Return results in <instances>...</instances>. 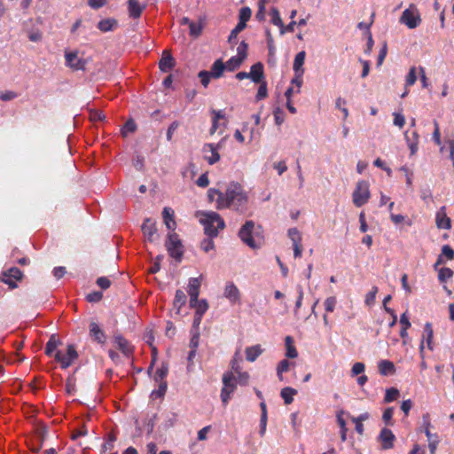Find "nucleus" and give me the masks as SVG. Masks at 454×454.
Wrapping results in <instances>:
<instances>
[{
  "mask_svg": "<svg viewBox=\"0 0 454 454\" xmlns=\"http://www.w3.org/2000/svg\"><path fill=\"white\" fill-rule=\"evenodd\" d=\"M394 414V409L392 407L387 408L382 415V419L387 425H393L392 417Z\"/></svg>",
  "mask_w": 454,
  "mask_h": 454,
  "instance_id": "obj_56",
  "label": "nucleus"
},
{
  "mask_svg": "<svg viewBox=\"0 0 454 454\" xmlns=\"http://www.w3.org/2000/svg\"><path fill=\"white\" fill-rule=\"evenodd\" d=\"M223 295L231 303L239 302L240 292L233 282H228L225 285Z\"/></svg>",
  "mask_w": 454,
  "mask_h": 454,
  "instance_id": "obj_12",
  "label": "nucleus"
},
{
  "mask_svg": "<svg viewBox=\"0 0 454 454\" xmlns=\"http://www.w3.org/2000/svg\"><path fill=\"white\" fill-rule=\"evenodd\" d=\"M128 9L131 18L138 19L145 9V5H140L137 0H129Z\"/></svg>",
  "mask_w": 454,
  "mask_h": 454,
  "instance_id": "obj_21",
  "label": "nucleus"
},
{
  "mask_svg": "<svg viewBox=\"0 0 454 454\" xmlns=\"http://www.w3.org/2000/svg\"><path fill=\"white\" fill-rule=\"evenodd\" d=\"M400 22L406 25L410 29L416 28L419 26L421 18L415 5L411 4L409 8L403 12L400 17Z\"/></svg>",
  "mask_w": 454,
  "mask_h": 454,
  "instance_id": "obj_8",
  "label": "nucleus"
},
{
  "mask_svg": "<svg viewBox=\"0 0 454 454\" xmlns=\"http://www.w3.org/2000/svg\"><path fill=\"white\" fill-rule=\"evenodd\" d=\"M137 129V125L133 120H129L124 124L121 134L123 137H126L128 133H133Z\"/></svg>",
  "mask_w": 454,
  "mask_h": 454,
  "instance_id": "obj_43",
  "label": "nucleus"
},
{
  "mask_svg": "<svg viewBox=\"0 0 454 454\" xmlns=\"http://www.w3.org/2000/svg\"><path fill=\"white\" fill-rule=\"evenodd\" d=\"M248 202V196L242 185L238 182H231L227 185L225 192L216 198V209L230 208L238 212H244Z\"/></svg>",
  "mask_w": 454,
  "mask_h": 454,
  "instance_id": "obj_1",
  "label": "nucleus"
},
{
  "mask_svg": "<svg viewBox=\"0 0 454 454\" xmlns=\"http://www.w3.org/2000/svg\"><path fill=\"white\" fill-rule=\"evenodd\" d=\"M251 14H252V11L249 7H242L239 11V23L241 24V25H246L247 26V22L249 20V19L251 18Z\"/></svg>",
  "mask_w": 454,
  "mask_h": 454,
  "instance_id": "obj_38",
  "label": "nucleus"
},
{
  "mask_svg": "<svg viewBox=\"0 0 454 454\" xmlns=\"http://www.w3.org/2000/svg\"><path fill=\"white\" fill-rule=\"evenodd\" d=\"M433 338H434V330H433V325L430 322H427L424 325V331L422 334V340L420 341L419 345V353L423 356L424 353V342H427V348L429 350H433Z\"/></svg>",
  "mask_w": 454,
  "mask_h": 454,
  "instance_id": "obj_11",
  "label": "nucleus"
},
{
  "mask_svg": "<svg viewBox=\"0 0 454 454\" xmlns=\"http://www.w3.org/2000/svg\"><path fill=\"white\" fill-rule=\"evenodd\" d=\"M285 345L286 348V356L287 358H296L298 356V352L294 345V340L291 336H286L285 338Z\"/></svg>",
  "mask_w": 454,
  "mask_h": 454,
  "instance_id": "obj_28",
  "label": "nucleus"
},
{
  "mask_svg": "<svg viewBox=\"0 0 454 454\" xmlns=\"http://www.w3.org/2000/svg\"><path fill=\"white\" fill-rule=\"evenodd\" d=\"M268 95L267 84L265 82H262L258 88L256 94V100H262Z\"/></svg>",
  "mask_w": 454,
  "mask_h": 454,
  "instance_id": "obj_52",
  "label": "nucleus"
},
{
  "mask_svg": "<svg viewBox=\"0 0 454 454\" xmlns=\"http://www.w3.org/2000/svg\"><path fill=\"white\" fill-rule=\"evenodd\" d=\"M90 336L98 343L104 344L106 337L104 331L96 322L90 324Z\"/></svg>",
  "mask_w": 454,
  "mask_h": 454,
  "instance_id": "obj_17",
  "label": "nucleus"
},
{
  "mask_svg": "<svg viewBox=\"0 0 454 454\" xmlns=\"http://www.w3.org/2000/svg\"><path fill=\"white\" fill-rule=\"evenodd\" d=\"M162 217L166 227L174 231L176 228V223L174 220V211L170 207H164L162 211Z\"/></svg>",
  "mask_w": 454,
  "mask_h": 454,
  "instance_id": "obj_20",
  "label": "nucleus"
},
{
  "mask_svg": "<svg viewBox=\"0 0 454 454\" xmlns=\"http://www.w3.org/2000/svg\"><path fill=\"white\" fill-rule=\"evenodd\" d=\"M247 49H248V44L245 41H242L237 48V55L236 56L239 57L240 59L245 60L247 56Z\"/></svg>",
  "mask_w": 454,
  "mask_h": 454,
  "instance_id": "obj_46",
  "label": "nucleus"
},
{
  "mask_svg": "<svg viewBox=\"0 0 454 454\" xmlns=\"http://www.w3.org/2000/svg\"><path fill=\"white\" fill-rule=\"evenodd\" d=\"M114 343L117 345L118 349L125 356H129L133 353V347L128 340L122 335L117 334L114 337Z\"/></svg>",
  "mask_w": 454,
  "mask_h": 454,
  "instance_id": "obj_14",
  "label": "nucleus"
},
{
  "mask_svg": "<svg viewBox=\"0 0 454 454\" xmlns=\"http://www.w3.org/2000/svg\"><path fill=\"white\" fill-rule=\"evenodd\" d=\"M404 137L407 142L408 147L410 148L411 154H415L418 151L419 145V134L417 131H412L411 135H409V131L404 133Z\"/></svg>",
  "mask_w": 454,
  "mask_h": 454,
  "instance_id": "obj_23",
  "label": "nucleus"
},
{
  "mask_svg": "<svg viewBox=\"0 0 454 454\" xmlns=\"http://www.w3.org/2000/svg\"><path fill=\"white\" fill-rule=\"evenodd\" d=\"M168 372V364H162L160 368H158L155 372V374L153 376V380L157 383L160 382H167L165 380L167 375Z\"/></svg>",
  "mask_w": 454,
  "mask_h": 454,
  "instance_id": "obj_33",
  "label": "nucleus"
},
{
  "mask_svg": "<svg viewBox=\"0 0 454 454\" xmlns=\"http://www.w3.org/2000/svg\"><path fill=\"white\" fill-rule=\"evenodd\" d=\"M291 363L287 359L281 360L277 366V372H286L289 370Z\"/></svg>",
  "mask_w": 454,
  "mask_h": 454,
  "instance_id": "obj_64",
  "label": "nucleus"
},
{
  "mask_svg": "<svg viewBox=\"0 0 454 454\" xmlns=\"http://www.w3.org/2000/svg\"><path fill=\"white\" fill-rule=\"evenodd\" d=\"M186 301L187 298L185 294L180 289L176 290L173 301V308L174 309H176V314H180V310L182 307L185 305Z\"/></svg>",
  "mask_w": 454,
  "mask_h": 454,
  "instance_id": "obj_24",
  "label": "nucleus"
},
{
  "mask_svg": "<svg viewBox=\"0 0 454 454\" xmlns=\"http://www.w3.org/2000/svg\"><path fill=\"white\" fill-rule=\"evenodd\" d=\"M379 371L384 376L393 374L395 372V364L389 360H381L379 363Z\"/></svg>",
  "mask_w": 454,
  "mask_h": 454,
  "instance_id": "obj_27",
  "label": "nucleus"
},
{
  "mask_svg": "<svg viewBox=\"0 0 454 454\" xmlns=\"http://www.w3.org/2000/svg\"><path fill=\"white\" fill-rule=\"evenodd\" d=\"M288 237L292 240L293 244L301 242V236L297 228L289 229L288 230Z\"/></svg>",
  "mask_w": 454,
  "mask_h": 454,
  "instance_id": "obj_47",
  "label": "nucleus"
},
{
  "mask_svg": "<svg viewBox=\"0 0 454 454\" xmlns=\"http://www.w3.org/2000/svg\"><path fill=\"white\" fill-rule=\"evenodd\" d=\"M305 57H306V53L304 51H301L296 54L294 60V66H293L294 73L304 72L302 66L305 61Z\"/></svg>",
  "mask_w": 454,
  "mask_h": 454,
  "instance_id": "obj_32",
  "label": "nucleus"
},
{
  "mask_svg": "<svg viewBox=\"0 0 454 454\" xmlns=\"http://www.w3.org/2000/svg\"><path fill=\"white\" fill-rule=\"evenodd\" d=\"M394 125L399 127L400 129H403V127L405 124V117L401 113H394Z\"/></svg>",
  "mask_w": 454,
  "mask_h": 454,
  "instance_id": "obj_55",
  "label": "nucleus"
},
{
  "mask_svg": "<svg viewBox=\"0 0 454 454\" xmlns=\"http://www.w3.org/2000/svg\"><path fill=\"white\" fill-rule=\"evenodd\" d=\"M190 35L193 37H198L200 35L202 31V26L200 23L191 22L190 23Z\"/></svg>",
  "mask_w": 454,
  "mask_h": 454,
  "instance_id": "obj_48",
  "label": "nucleus"
},
{
  "mask_svg": "<svg viewBox=\"0 0 454 454\" xmlns=\"http://www.w3.org/2000/svg\"><path fill=\"white\" fill-rule=\"evenodd\" d=\"M75 378L69 376L66 381V391L69 395H73L75 393Z\"/></svg>",
  "mask_w": 454,
  "mask_h": 454,
  "instance_id": "obj_45",
  "label": "nucleus"
},
{
  "mask_svg": "<svg viewBox=\"0 0 454 454\" xmlns=\"http://www.w3.org/2000/svg\"><path fill=\"white\" fill-rule=\"evenodd\" d=\"M265 35H266L269 52H270V54H273L274 51H275L274 39H273V36H272L270 29H266Z\"/></svg>",
  "mask_w": 454,
  "mask_h": 454,
  "instance_id": "obj_59",
  "label": "nucleus"
},
{
  "mask_svg": "<svg viewBox=\"0 0 454 454\" xmlns=\"http://www.w3.org/2000/svg\"><path fill=\"white\" fill-rule=\"evenodd\" d=\"M202 215L203 217L200 218V223L204 226L205 233L209 238L216 237L219 230L224 229V221L218 213L211 211L203 213Z\"/></svg>",
  "mask_w": 454,
  "mask_h": 454,
  "instance_id": "obj_3",
  "label": "nucleus"
},
{
  "mask_svg": "<svg viewBox=\"0 0 454 454\" xmlns=\"http://www.w3.org/2000/svg\"><path fill=\"white\" fill-rule=\"evenodd\" d=\"M175 66V59L171 53L165 50L159 62V68L164 73L169 72Z\"/></svg>",
  "mask_w": 454,
  "mask_h": 454,
  "instance_id": "obj_15",
  "label": "nucleus"
},
{
  "mask_svg": "<svg viewBox=\"0 0 454 454\" xmlns=\"http://www.w3.org/2000/svg\"><path fill=\"white\" fill-rule=\"evenodd\" d=\"M200 280L199 278L189 279L188 294L190 295V303H195L200 295Z\"/></svg>",
  "mask_w": 454,
  "mask_h": 454,
  "instance_id": "obj_16",
  "label": "nucleus"
},
{
  "mask_svg": "<svg viewBox=\"0 0 454 454\" xmlns=\"http://www.w3.org/2000/svg\"><path fill=\"white\" fill-rule=\"evenodd\" d=\"M337 421H338V424H339V426L340 427V438H341V441L345 442L347 440V431H348V428L346 427V422L342 419L340 414L337 415Z\"/></svg>",
  "mask_w": 454,
  "mask_h": 454,
  "instance_id": "obj_44",
  "label": "nucleus"
},
{
  "mask_svg": "<svg viewBox=\"0 0 454 454\" xmlns=\"http://www.w3.org/2000/svg\"><path fill=\"white\" fill-rule=\"evenodd\" d=\"M391 300V295H387L384 300H383V307L385 309V310L389 313L391 316H393V320L389 323V327H393L395 324H396V321H397V316L396 314L395 313L394 309H392L391 308H388L387 306V303Z\"/></svg>",
  "mask_w": 454,
  "mask_h": 454,
  "instance_id": "obj_39",
  "label": "nucleus"
},
{
  "mask_svg": "<svg viewBox=\"0 0 454 454\" xmlns=\"http://www.w3.org/2000/svg\"><path fill=\"white\" fill-rule=\"evenodd\" d=\"M245 28H246V25H241V24L238 23L236 25V27L231 30V32L229 35V42L232 43V41H234L237 38L239 33H240Z\"/></svg>",
  "mask_w": 454,
  "mask_h": 454,
  "instance_id": "obj_54",
  "label": "nucleus"
},
{
  "mask_svg": "<svg viewBox=\"0 0 454 454\" xmlns=\"http://www.w3.org/2000/svg\"><path fill=\"white\" fill-rule=\"evenodd\" d=\"M66 65L74 71L84 70L86 60L78 58L77 51H69L65 53Z\"/></svg>",
  "mask_w": 454,
  "mask_h": 454,
  "instance_id": "obj_9",
  "label": "nucleus"
},
{
  "mask_svg": "<svg viewBox=\"0 0 454 454\" xmlns=\"http://www.w3.org/2000/svg\"><path fill=\"white\" fill-rule=\"evenodd\" d=\"M399 396V391L397 388L390 387L386 390V394L384 396L385 403H391L397 399Z\"/></svg>",
  "mask_w": 454,
  "mask_h": 454,
  "instance_id": "obj_40",
  "label": "nucleus"
},
{
  "mask_svg": "<svg viewBox=\"0 0 454 454\" xmlns=\"http://www.w3.org/2000/svg\"><path fill=\"white\" fill-rule=\"evenodd\" d=\"M244 60L239 57L233 56L226 62V69L229 71H234L239 68Z\"/></svg>",
  "mask_w": 454,
  "mask_h": 454,
  "instance_id": "obj_37",
  "label": "nucleus"
},
{
  "mask_svg": "<svg viewBox=\"0 0 454 454\" xmlns=\"http://www.w3.org/2000/svg\"><path fill=\"white\" fill-rule=\"evenodd\" d=\"M117 21L114 19H105L98 23V28L102 32L112 31L116 27Z\"/></svg>",
  "mask_w": 454,
  "mask_h": 454,
  "instance_id": "obj_31",
  "label": "nucleus"
},
{
  "mask_svg": "<svg viewBox=\"0 0 454 454\" xmlns=\"http://www.w3.org/2000/svg\"><path fill=\"white\" fill-rule=\"evenodd\" d=\"M103 294L99 291L90 293L86 295V300L89 302H98L102 300Z\"/></svg>",
  "mask_w": 454,
  "mask_h": 454,
  "instance_id": "obj_53",
  "label": "nucleus"
},
{
  "mask_svg": "<svg viewBox=\"0 0 454 454\" xmlns=\"http://www.w3.org/2000/svg\"><path fill=\"white\" fill-rule=\"evenodd\" d=\"M200 79L201 84L207 88L210 82V79L213 78L208 71H200L198 74Z\"/></svg>",
  "mask_w": 454,
  "mask_h": 454,
  "instance_id": "obj_50",
  "label": "nucleus"
},
{
  "mask_svg": "<svg viewBox=\"0 0 454 454\" xmlns=\"http://www.w3.org/2000/svg\"><path fill=\"white\" fill-rule=\"evenodd\" d=\"M379 438L381 442L382 449L389 450L393 448L395 436L390 429H381Z\"/></svg>",
  "mask_w": 454,
  "mask_h": 454,
  "instance_id": "obj_13",
  "label": "nucleus"
},
{
  "mask_svg": "<svg viewBox=\"0 0 454 454\" xmlns=\"http://www.w3.org/2000/svg\"><path fill=\"white\" fill-rule=\"evenodd\" d=\"M263 65L261 62H257L251 67L249 72V77L255 83H260L263 78Z\"/></svg>",
  "mask_w": 454,
  "mask_h": 454,
  "instance_id": "obj_19",
  "label": "nucleus"
},
{
  "mask_svg": "<svg viewBox=\"0 0 454 454\" xmlns=\"http://www.w3.org/2000/svg\"><path fill=\"white\" fill-rule=\"evenodd\" d=\"M190 306L194 308L196 310L195 313L200 314V316H203L208 309V303L205 299L199 300V298H197V301L195 303H190Z\"/></svg>",
  "mask_w": 454,
  "mask_h": 454,
  "instance_id": "obj_35",
  "label": "nucleus"
},
{
  "mask_svg": "<svg viewBox=\"0 0 454 454\" xmlns=\"http://www.w3.org/2000/svg\"><path fill=\"white\" fill-rule=\"evenodd\" d=\"M297 393L296 389L291 387H286L281 389L280 395L286 404H290L294 402V396L297 395Z\"/></svg>",
  "mask_w": 454,
  "mask_h": 454,
  "instance_id": "obj_29",
  "label": "nucleus"
},
{
  "mask_svg": "<svg viewBox=\"0 0 454 454\" xmlns=\"http://www.w3.org/2000/svg\"><path fill=\"white\" fill-rule=\"evenodd\" d=\"M237 373V379H236V381L240 384V385H247L248 383V380H249V374L247 372H236Z\"/></svg>",
  "mask_w": 454,
  "mask_h": 454,
  "instance_id": "obj_61",
  "label": "nucleus"
},
{
  "mask_svg": "<svg viewBox=\"0 0 454 454\" xmlns=\"http://www.w3.org/2000/svg\"><path fill=\"white\" fill-rule=\"evenodd\" d=\"M226 69V65L223 62L222 59H216L212 67L211 70L208 71L213 78H220L223 76L224 70Z\"/></svg>",
  "mask_w": 454,
  "mask_h": 454,
  "instance_id": "obj_25",
  "label": "nucleus"
},
{
  "mask_svg": "<svg viewBox=\"0 0 454 454\" xmlns=\"http://www.w3.org/2000/svg\"><path fill=\"white\" fill-rule=\"evenodd\" d=\"M377 293L378 287L373 286L372 290L366 294L364 301L367 305H372L374 302Z\"/></svg>",
  "mask_w": 454,
  "mask_h": 454,
  "instance_id": "obj_58",
  "label": "nucleus"
},
{
  "mask_svg": "<svg viewBox=\"0 0 454 454\" xmlns=\"http://www.w3.org/2000/svg\"><path fill=\"white\" fill-rule=\"evenodd\" d=\"M246 359L249 362H254L257 357L262 353V348L260 345L247 347L246 348Z\"/></svg>",
  "mask_w": 454,
  "mask_h": 454,
  "instance_id": "obj_26",
  "label": "nucleus"
},
{
  "mask_svg": "<svg viewBox=\"0 0 454 454\" xmlns=\"http://www.w3.org/2000/svg\"><path fill=\"white\" fill-rule=\"evenodd\" d=\"M97 285L103 290H106L111 286V281L106 277H99L97 279Z\"/></svg>",
  "mask_w": 454,
  "mask_h": 454,
  "instance_id": "obj_62",
  "label": "nucleus"
},
{
  "mask_svg": "<svg viewBox=\"0 0 454 454\" xmlns=\"http://www.w3.org/2000/svg\"><path fill=\"white\" fill-rule=\"evenodd\" d=\"M417 81L416 67H412L406 76V86L413 85Z\"/></svg>",
  "mask_w": 454,
  "mask_h": 454,
  "instance_id": "obj_51",
  "label": "nucleus"
},
{
  "mask_svg": "<svg viewBox=\"0 0 454 454\" xmlns=\"http://www.w3.org/2000/svg\"><path fill=\"white\" fill-rule=\"evenodd\" d=\"M61 345L60 340L57 337L56 334H52L45 346V355L48 356H54L55 352H57L58 347Z\"/></svg>",
  "mask_w": 454,
  "mask_h": 454,
  "instance_id": "obj_22",
  "label": "nucleus"
},
{
  "mask_svg": "<svg viewBox=\"0 0 454 454\" xmlns=\"http://www.w3.org/2000/svg\"><path fill=\"white\" fill-rule=\"evenodd\" d=\"M165 247L170 257L180 262L184 255V246L179 236L172 231L170 232L165 243Z\"/></svg>",
  "mask_w": 454,
  "mask_h": 454,
  "instance_id": "obj_4",
  "label": "nucleus"
},
{
  "mask_svg": "<svg viewBox=\"0 0 454 454\" xmlns=\"http://www.w3.org/2000/svg\"><path fill=\"white\" fill-rule=\"evenodd\" d=\"M452 276H453V270L447 267L442 268L438 273L439 281L442 283H443L447 279L452 278Z\"/></svg>",
  "mask_w": 454,
  "mask_h": 454,
  "instance_id": "obj_42",
  "label": "nucleus"
},
{
  "mask_svg": "<svg viewBox=\"0 0 454 454\" xmlns=\"http://www.w3.org/2000/svg\"><path fill=\"white\" fill-rule=\"evenodd\" d=\"M223 387L221 390V400L224 406H226L231 399V395L237 387L236 378L231 372H224L223 375Z\"/></svg>",
  "mask_w": 454,
  "mask_h": 454,
  "instance_id": "obj_7",
  "label": "nucleus"
},
{
  "mask_svg": "<svg viewBox=\"0 0 454 454\" xmlns=\"http://www.w3.org/2000/svg\"><path fill=\"white\" fill-rule=\"evenodd\" d=\"M200 247L206 253L209 252L210 250H213L215 248V244L214 241L212 240V238L203 239L201 241Z\"/></svg>",
  "mask_w": 454,
  "mask_h": 454,
  "instance_id": "obj_57",
  "label": "nucleus"
},
{
  "mask_svg": "<svg viewBox=\"0 0 454 454\" xmlns=\"http://www.w3.org/2000/svg\"><path fill=\"white\" fill-rule=\"evenodd\" d=\"M365 366L363 363L357 362L355 363L351 369V375L356 376L363 373L364 372Z\"/></svg>",
  "mask_w": 454,
  "mask_h": 454,
  "instance_id": "obj_60",
  "label": "nucleus"
},
{
  "mask_svg": "<svg viewBox=\"0 0 454 454\" xmlns=\"http://www.w3.org/2000/svg\"><path fill=\"white\" fill-rule=\"evenodd\" d=\"M141 229L146 240L150 242H154L158 240L159 234L156 227V222L154 220L151 218H146L144 221Z\"/></svg>",
  "mask_w": 454,
  "mask_h": 454,
  "instance_id": "obj_10",
  "label": "nucleus"
},
{
  "mask_svg": "<svg viewBox=\"0 0 454 454\" xmlns=\"http://www.w3.org/2000/svg\"><path fill=\"white\" fill-rule=\"evenodd\" d=\"M436 225L440 229L449 230L451 227L450 219L446 215L445 213L437 212Z\"/></svg>",
  "mask_w": 454,
  "mask_h": 454,
  "instance_id": "obj_30",
  "label": "nucleus"
},
{
  "mask_svg": "<svg viewBox=\"0 0 454 454\" xmlns=\"http://www.w3.org/2000/svg\"><path fill=\"white\" fill-rule=\"evenodd\" d=\"M262 227L255 226L251 220L246 221L239 231V239L249 247L253 249L259 248L263 243Z\"/></svg>",
  "mask_w": 454,
  "mask_h": 454,
  "instance_id": "obj_2",
  "label": "nucleus"
},
{
  "mask_svg": "<svg viewBox=\"0 0 454 454\" xmlns=\"http://www.w3.org/2000/svg\"><path fill=\"white\" fill-rule=\"evenodd\" d=\"M106 118V115L102 111L94 110L90 113V119L92 121H103Z\"/></svg>",
  "mask_w": 454,
  "mask_h": 454,
  "instance_id": "obj_63",
  "label": "nucleus"
},
{
  "mask_svg": "<svg viewBox=\"0 0 454 454\" xmlns=\"http://www.w3.org/2000/svg\"><path fill=\"white\" fill-rule=\"evenodd\" d=\"M270 15H271V22L273 23V25L278 27L280 28V34L284 35L285 34L284 23L282 21V19L280 17L278 10L275 7L272 8L270 11Z\"/></svg>",
  "mask_w": 454,
  "mask_h": 454,
  "instance_id": "obj_34",
  "label": "nucleus"
},
{
  "mask_svg": "<svg viewBox=\"0 0 454 454\" xmlns=\"http://www.w3.org/2000/svg\"><path fill=\"white\" fill-rule=\"evenodd\" d=\"M23 273L22 271L16 267H12L9 269L6 272H4V277L12 278L15 280H20L22 278Z\"/></svg>",
  "mask_w": 454,
  "mask_h": 454,
  "instance_id": "obj_41",
  "label": "nucleus"
},
{
  "mask_svg": "<svg viewBox=\"0 0 454 454\" xmlns=\"http://www.w3.org/2000/svg\"><path fill=\"white\" fill-rule=\"evenodd\" d=\"M336 303H337L336 297L330 296V297L326 298L325 301V303H324L325 311L333 312L335 309Z\"/></svg>",
  "mask_w": 454,
  "mask_h": 454,
  "instance_id": "obj_49",
  "label": "nucleus"
},
{
  "mask_svg": "<svg viewBox=\"0 0 454 454\" xmlns=\"http://www.w3.org/2000/svg\"><path fill=\"white\" fill-rule=\"evenodd\" d=\"M35 434L40 442H43L48 434V427L43 422H37L35 425Z\"/></svg>",
  "mask_w": 454,
  "mask_h": 454,
  "instance_id": "obj_36",
  "label": "nucleus"
},
{
  "mask_svg": "<svg viewBox=\"0 0 454 454\" xmlns=\"http://www.w3.org/2000/svg\"><path fill=\"white\" fill-rule=\"evenodd\" d=\"M370 197L369 183L364 180L358 181L352 194L354 205L360 207L368 202Z\"/></svg>",
  "mask_w": 454,
  "mask_h": 454,
  "instance_id": "obj_6",
  "label": "nucleus"
},
{
  "mask_svg": "<svg viewBox=\"0 0 454 454\" xmlns=\"http://www.w3.org/2000/svg\"><path fill=\"white\" fill-rule=\"evenodd\" d=\"M78 358V353L74 344L67 346L66 352L58 350L54 354V359L59 363L62 369H67Z\"/></svg>",
  "mask_w": 454,
  "mask_h": 454,
  "instance_id": "obj_5",
  "label": "nucleus"
},
{
  "mask_svg": "<svg viewBox=\"0 0 454 454\" xmlns=\"http://www.w3.org/2000/svg\"><path fill=\"white\" fill-rule=\"evenodd\" d=\"M220 147V144H217L216 145H215L214 144H207L204 145L203 151L205 153L207 151L211 153L210 156H205L206 160L210 165L216 163L220 160V154L218 153V148Z\"/></svg>",
  "mask_w": 454,
  "mask_h": 454,
  "instance_id": "obj_18",
  "label": "nucleus"
}]
</instances>
